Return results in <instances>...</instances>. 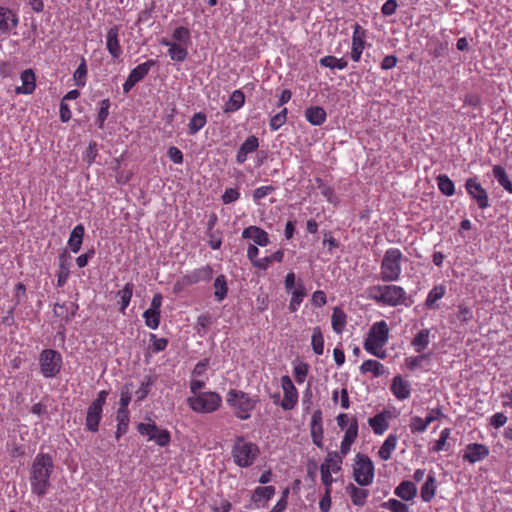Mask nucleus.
Returning <instances> with one entry per match:
<instances>
[{
	"instance_id": "c03bdc74",
	"label": "nucleus",
	"mask_w": 512,
	"mask_h": 512,
	"mask_svg": "<svg viewBox=\"0 0 512 512\" xmlns=\"http://www.w3.org/2000/svg\"><path fill=\"white\" fill-rule=\"evenodd\" d=\"M360 370L362 373H373L374 376L378 377L384 373V366L376 360H366L362 363Z\"/></svg>"
},
{
	"instance_id": "412c9836",
	"label": "nucleus",
	"mask_w": 512,
	"mask_h": 512,
	"mask_svg": "<svg viewBox=\"0 0 512 512\" xmlns=\"http://www.w3.org/2000/svg\"><path fill=\"white\" fill-rule=\"evenodd\" d=\"M391 391L399 400L407 399L410 396V383L404 380L400 375L393 378Z\"/></svg>"
},
{
	"instance_id": "ea45409f",
	"label": "nucleus",
	"mask_w": 512,
	"mask_h": 512,
	"mask_svg": "<svg viewBox=\"0 0 512 512\" xmlns=\"http://www.w3.org/2000/svg\"><path fill=\"white\" fill-rule=\"evenodd\" d=\"M311 345L316 355H322L324 351V338L319 326L313 328Z\"/></svg>"
},
{
	"instance_id": "de8ad7c7",
	"label": "nucleus",
	"mask_w": 512,
	"mask_h": 512,
	"mask_svg": "<svg viewBox=\"0 0 512 512\" xmlns=\"http://www.w3.org/2000/svg\"><path fill=\"white\" fill-rule=\"evenodd\" d=\"M305 296V288L302 283H299L296 289L292 292V298L289 304V309L291 312L297 311L300 306L303 298Z\"/></svg>"
},
{
	"instance_id": "e2e57ef3",
	"label": "nucleus",
	"mask_w": 512,
	"mask_h": 512,
	"mask_svg": "<svg viewBox=\"0 0 512 512\" xmlns=\"http://www.w3.org/2000/svg\"><path fill=\"white\" fill-rule=\"evenodd\" d=\"M429 358V354H422L415 357H407L405 359V365L409 370H415L416 368L421 366L423 360Z\"/></svg>"
},
{
	"instance_id": "20e7f679",
	"label": "nucleus",
	"mask_w": 512,
	"mask_h": 512,
	"mask_svg": "<svg viewBox=\"0 0 512 512\" xmlns=\"http://www.w3.org/2000/svg\"><path fill=\"white\" fill-rule=\"evenodd\" d=\"M388 338L389 328L387 323L384 320L378 321L371 326L367 338L364 341V349L368 353L380 359H384L386 352L383 350V347L387 343Z\"/></svg>"
},
{
	"instance_id": "5fc2aeb1",
	"label": "nucleus",
	"mask_w": 512,
	"mask_h": 512,
	"mask_svg": "<svg viewBox=\"0 0 512 512\" xmlns=\"http://www.w3.org/2000/svg\"><path fill=\"white\" fill-rule=\"evenodd\" d=\"M151 438H154L153 441H155L161 447L168 446L171 441L169 431L165 429H159L158 427L155 436H151Z\"/></svg>"
},
{
	"instance_id": "dca6fc26",
	"label": "nucleus",
	"mask_w": 512,
	"mask_h": 512,
	"mask_svg": "<svg viewBox=\"0 0 512 512\" xmlns=\"http://www.w3.org/2000/svg\"><path fill=\"white\" fill-rule=\"evenodd\" d=\"M488 454L489 450L485 445L473 443L466 447L463 458L473 464L483 460Z\"/></svg>"
},
{
	"instance_id": "09e8293b",
	"label": "nucleus",
	"mask_w": 512,
	"mask_h": 512,
	"mask_svg": "<svg viewBox=\"0 0 512 512\" xmlns=\"http://www.w3.org/2000/svg\"><path fill=\"white\" fill-rule=\"evenodd\" d=\"M323 464L330 466V472L337 473L341 470L342 457L336 451L328 452Z\"/></svg>"
},
{
	"instance_id": "cd10ccee",
	"label": "nucleus",
	"mask_w": 512,
	"mask_h": 512,
	"mask_svg": "<svg viewBox=\"0 0 512 512\" xmlns=\"http://www.w3.org/2000/svg\"><path fill=\"white\" fill-rule=\"evenodd\" d=\"M436 493V478L433 473L427 476V479L421 487V498L424 502H430Z\"/></svg>"
},
{
	"instance_id": "1a4fd4ad",
	"label": "nucleus",
	"mask_w": 512,
	"mask_h": 512,
	"mask_svg": "<svg viewBox=\"0 0 512 512\" xmlns=\"http://www.w3.org/2000/svg\"><path fill=\"white\" fill-rule=\"evenodd\" d=\"M375 468L372 460L364 454L358 453L353 468V478L360 486L372 484Z\"/></svg>"
},
{
	"instance_id": "49530a36",
	"label": "nucleus",
	"mask_w": 512,
	"mask_h": 512,
	"mask_svg": "<svg viewBox=\"0 0 512 512\" xmlns=\"http://www.w3.org/2000/svg\"><path fill=\"white\" fill-rule=\"evenodd\" d=\"M87 64L84 57L81 58V63L75 70L73 74V79L75 81V85L78 87H84L86 85V77H87Z\"/></svg>"
},
{
	"instance_id": "4be33fe9",
	"label": "nucleus",
	"mask_w": 512,
	"mask_h": 512,
	"mask_svg": "<svg viewBox=\"0 0 512 512\" xmlns=\"http://www.w3.org/2000/svg\"><path fill=\"white\" fill-rule=\"evenodd\" d=\"M346 492L349 494L352 503L359 507L366 504L367 497L369 496V491L367 489L359 488L352 483H349L346 486Z\"/></svg>"
},
{
	"instance_id": "4d7b16f0",
	"label": "nucleus",
	"mask_w": 512,
	"mask_h": 512,
	"mask_svg": "<svg viewBox=\"0 0 512 512\" xmlns=\"http://www.w3.org/2000/svg\"><path fill=\"white\" fill-rule=\"evenodd\" d=\"M137 431L143 435V436H147L148 437V440L151 441L153 440L154 438H151V436H155L156 432H157V425L155 423H139L138 426H137Z\"/></svg>"
},
{
	"instance_id": "774afa93",
	"label": "nucleus",
	"mask_w": 512,
	"mask_h": 512,
	"mask_svg": "<svg viewBox=\"0 0 512 512\" xmlns=\"http://www.w3.org/2000/svg\"><path fill=\"white\" fill-rule=\"evenodd\" d=\"M240 197V193L237 189L227 188L222 195V201L224 204L235 202Z\"/></svg>"
},
{
	"instance_id": "a18cd8bd",
	"label": "nucleus",
	"mask_w": 512,
	"mask_h": 512,
	"mask_svg": "<svg viewBox=\"0 0 512 512\" xmlns=\"http://www.w3.org/2000/svg\"><path fill=\"white\" fill-rule=\"evenodd\" d=\"M134 285L132 283H127L122 290L118 292V296L121 300L120 312L125 313L126 308L128 307L132 295H133Z\"/></svg>"
},
{
	"instance_id": "0eeeda50",
	"label": "nucleus",
	"mask_w": 512,
	"mask_h": 512,
	"mask_svg": "<svg viewBox=\"0 0 512 512\" xmlns=\"http://www.w3.org/2000/svg\"><path fill=\"white\" fill-rule=\"evenodd\" d=\"M189 407L197 413H212L222 404L221 396L216 392H200L187 398Z\"/></svg>"
},
{
	"instance_id": "a211bd4d",
	"label": "nucleus",
	"mask_w": 512,
	"mask_h": 512,
	"mask_svg": "<svg viewBox=\"0 0 512 512\" xmlns=\"http://www.w3.org/2000/svg\"><path fill=\"white\" fill-rule=\"evenodd\" d=\"M118 35H119V26L114 25L113 27H111L108 30L107 36H106L107 50L109 51V53L111 54V56L114 59L119 58L120 55L122 54V49H121V46L119 43Z\"/></svg>"
},
{
	"instance_id": "a19ab883",
	"label": "nucleus",
	"mask_w": 512,
	"mask_h": 512,
	"mask_svg": "<svg viewBox=\"0 0 512 512\" xmlns=\"http://www.w3.org/2000/svg\"><path fill=\"white\" fill-rule=\"evenodd\" d=\"M331 323L332 328L336 333L339 334L343 331L346 324V315L340 308H334Z\"/></svg>"
},
{
	"instance_id": "ddd939ff",
	"label": "nucleus",
	"mask_w": 512,
	"mask_h": 512,
	"mask_svg": "<svg viewBox=\"0 0 512 512\" xmlns=\"http://www.w3.org/2000/svg\"><path fill=\"white\" fill-rule=\"evenodd\" d=\"M365 38L366 31L358 23L354 24L350 56L355 62H359L361 59V55L365 48Z\"/></svg>"
},
{
	"instance_id": "2f4dec72",
	"label": "nucleus",
	"mask_w": 512,
	"mask_h": 512,
	"mask_svg": "<svg viewBox=\"0 0 512 512\" xmlns=\"http://www.w3.org/2000/svg\"><path fill=\"white\" fill-rule=\"evenodd\" d=\"M493 176L497 182L509 193L512 194V181L509 179L505 169L501 165L493 167Z\"/></svg>"
},
{
	"instance_id": "b1692460",
	"label": "nucleus",
	"mask_w": 512,
	"mask_h": 512,
	"mask_svg": "<svg viewBox=\"0 0 512 512\" xmlns=\"http://www.w3.org/2000/svg\"><path fill=\"white\" fill-rule=\"evenodd\" d=\"M307 121L315 126H320L326 121V111L320 106H311L305 110Z\"/></svg>"
},
{
	"instance_id": "423d86ee",
	"label": "nucleus",
	"mask_w": 512,
	"mask_h": 512,
	"mask_svg": "<svg viewBox=\"0 0 512 512\" xmlns=\"http://www.w3.org/2000/svg\"><path fill=\"white\" fill-rule=\"evenodd\" d=\"M402 252L397 248L386 250L380 266V278L384 282H394L399 280L402 268Z\"/></svg>"
},
{
	"instance_id": "680f3d73",
	"label": "nucleus",
	"mask_w": 512,
	"mask_h": 512,
	"mask_svg": "<svg viewBox=\"0 0 512 512\" xmlns=\"http://www.w3.org/2000/svg\"><path fill=\"white\" fill-rule=\"evenodd\" d=\"M357 436H358V421L355 417H352L350 424H349L348 428L346 429L345 435L343 438L354 442L356 440Z\"/></svg>"
},
{
	"instance_id": "39448f33",
	"label": "nucleus",
	"mask_w": 512,
	"mask_h": 512,
	"mask_svg": "<svg viewBox=\"0 0 512 512\" xmlns=\"http://www.w3.org/2000/svg\"><path fill=\"white\" fill-rule=\"evenodd\" d=\"M231 454L235 464L241 468H247L253 465L260 454L259 447L246 441L244 437L238 436L232 446Z\"/></svg>"
},
{
	"instance_id": "4c0bfd02",
	"label": "nucleus",
	"mask_w": 512,
	"mask_h": 512,
	"mask_svg": "<svg viewBox=\"0 0 512 512\" xmlns=\"http://www.w3.org/2000/svg\"><path fill=\"white\" fill-rule=\"evenodd\" d=\"M446 293V288L444 285H436L434 286L425 300V306L427 308H435L434 304L442 299Z\"/></svg>"
},
{
	"instance_id": "f8f14e48",
	"label": "nucleus",
	"mask_w": 512,
	"mask_h": 512,
	"mask_svg": "<svg viewBox=\"0 0 512 512\" xmlns=\"http://www.w3.org/2000/svg\"><path fill=\"white\" fill-rule=\"evenodd\" d=\"M465 188L469 196L474 199L480 209H486L489 206V198L486 190L477 181V178L466 180Z\"/></svg>"
},
{
	"instance_id": "473e14b6",
	"label": "nucleus",
	"mask_w": 512,
	"mask_h": 512,
	"mask_svg": "<svg viewBox=\"0 0 512 512\" xmlns=\"http://www.w3.org/2000/svg\"><path fill=\"white\" fill-rule=\"evenodd\" d=\"M368 423L377 435L383 434L388 428V422L384 413H379L369 418Z\"/></svg>"
},
{
	"instance_id": "37998d69",
	"label": "nucleus",
	"mask_w": 512,
	"mask_h": 512,
	"mask_svg": "<svg viewBox=\"0 0 512 512\" xmlns=\"http://www.w3.org/2000/svg\"><path fill=\"white\" fill-rule=\"evenodd\" d=\"M275 494V488L273 486H259L254 490L252 500L258 503L262 500H269Z\"/></svg>"
},
{
	"instance_id": "5701e85b",
	"label": "nucleus",
	"mask_w": 512,
	"mask_h": 512,
	"mask_svg": "<svg viewBox=\"0 0 512 512\" xmlns=\"http://www.w3.org/2000/svg\"><path fill=\"white\" fill-rule=\"evenodd\" d=\"M394 493L402 500L410 501L416 496L417 487L413 482L405 480L395 488Z\"/></svg>"
},
{
	"instance_id": "603ef678",
	"label": "nucleus",
	"mask_w": 512,
	"mask_h": 512,
	"mask_svg": "<svg viewBox=\"0 0 512 512\" xmlns=\"http://www.w3.org/2000/svg\"><path fill=\"white\" fill-rule=\"evenodd\" d=\"M109 107H110V100L109 99H103L100 102V109L98 111L96 123L100 129L104 127V122L107 119L109 115Z\"/></svg>"
},
{
	"instance_id": "f03ea898",
	"label": "nucleus",
	"mask_w": 512,
	"mask_h": 512,
	"mask_svg": "<svg viewBox=\"0 0 512 512\" xmlns=\"http://www.w3.org/2000/svg\"><path fill=\"white\" fill-rule=\"evenodd\" d=\"M53 469V459L49 454L39 453L36 455L30 471L31 489L34 494L43 496L47 493Z\"/></svg>"
},
{
	"instance_id": "a878e982",
	"label": "nucleus",
	"mask_w": 512,
	"mask_h": 512,
	"mask_svg": "<svg viewBox=\"0 0 512 512\" xmlns=\"http://www.w3.org/2000/svg\"><path fill=\"white\" fill-rule=\"evenodd\" d=\"M157 64L156 60L150 59L133 68L128 75L136 83L140 82L149 73L150 69Z\"/></svg>"
},
{
	"instance_id": "2eb2a0df",
	"label": "nucleus",
	"mask_w": 512,
	"mask_h": 512,
	"mask_svg": "<svg viewBox=\"0 0 512 512\" xmlns=\"http://www.w3.org/2000/svg\"><path fill=\"white\" fill-rule=\"evenodd\" d=\"M244 239H251L255 244L265 247L270 243L268 233L258 226H249L242 232Z\"/></svg>"
},
{
	"instance_id": "c85d7f7f",
	"label": "nucleus",
	"mask_w": 512,
	"mask_h": 512,
	"mask_svg": "<svg viewBox=\"0 0 512 512\" xmlns=\"http://www.w3.org/2000/svg\"><path fill=\"white\" fill-rule=\"evenodd\" d=\"M244 102H245L244 93L240 90H235L231 94L228 102L225 104L224 112H226V113L235 112L244 105Z\"/></svg>"
},
{
	"instance_id": "4468645a",
	"label": "nucleus",
	"mask_w": 512,
	"mask_h": 512,
	"mask_svg": "<svg viewBox=\"0 0 512 512\" xmlns=\"http://www.w3.org/2000/svg\"><path fill=\"white\" fill-rule=\"evenodd\" d=\"M213 277V269L206 265L186 274L182 281L185 285H193L202 281H210Z\"/></svg>"
},
{
	"instance_id": "c9c22d12",
	"label": "nucleus",
	"mask_w": 512,
	"mask_h": 512,
	"mask_svg": "<svg viewBox=\"0 0 512 512\" xmlns=\"http://www.w3.org/2000/svg\"><path fill=\"white\" fill-rule=\"evenodd\" d=\"M207 123V117L203 112L195 113L189 121L188 132L190 135H195Z\"/></svg>"
},
{
	"instance_id": "8fccbe9b",
	"label": "nucleus",
	"mask_w": 512,
	"mask_h": 512,
	"mask_svg": "<svg viewBox=\"0 0 512 512\" xmlns=\"http://www.w3.org/2000/svg\"><path fill=\"white\" fill-rule=\"evenodd\" d=\"M168 54L173 61L183 62L187 58L188 51L180 44L175 43L169 48Z\"/></svg>"
},
{
	"instance_id": "052dcab7",
	"label": "nucleus",
	"mask_w": 512,
	"mask_h": 512,
	"mask_svg": "<svg viewBox=\"0 0 512 512\" xmlns=\"http://www.w3.org/2000/svg\"><path fill=\"white\" fill-rule=\"evenodd\" d=\"M456 317L458 321L466 324L473 318V312L469 307L461 304L458 306Z\"/></svg>"
},
{
	"instance_id": "6e6552de",
	"label": "nucleus",
	"mask_w": 512,
	"mask_h": 512,
	"mask_svg": "<svg viewBox=\"0 0 512 512\" xmlns=\"http://www.w3.org/2000/svg\"><path fill=\"white\" fill-rule=\"evenodd\" d=\"M63 365L60 352L54 349H44L39 355L40 372L45 378L56 377Z\"/></svg>"
},
{
	"instance_id": "72a5a7b5",
	"label": "nucleus",
	"mask_w": 512,
	"mask_h": 512,
	"mask_svg": "<svg viewBox=\"0 0 512 512\" xmlns=\"http://www.w3.org/2000/svg\"><path fill=\"white\" fill-rule=\"evenodd\" d=\"M322 67L330 69L343 70L348 66V62L344 58H336L335 56H325L319 60Z\"/></svg>"
},
{
	"instance_id": "0e129e2a",
	"label": "nucleus",
	"mask_w": 512,
	"mask_h": 512,
	"mask_svg": "<svg viewBox=\"0 0 512 512\" xmlns=\"http://www.w3.org/2000/svg\"><path fill=\"white\" fill-rule=\"evenodd\" d=\"M274 191L275 187L271 185L258 187L253 191V199L256 202H259L262 198L266 197Z\"/></svg>"
},
{
	"instance_id": "58836bf2",
	"label": "nucleus",
	"mask_w": 512,
	"mask_h": 512,
	"mask_svg": "<svg viewBox=\"0 0 512 512\" xmlns=\"http://www.w3.org/2000/svg\"><path fill=\"white\" fill-rule=\"evenodd\" d=\"M284 258V251L282 249L277 250L270 256H266L263 258H260L257 263H255V267L259 268L261 270H266L271 265L273 261L276 262H282Z\"/></svg>"
},
{
	"instance_id": "338daca9",
	"label": "nucleus",
	"mask_w": 512,
	"mask_h": 512,
	"mask_svg": "<svg viewBox=\"0 0 512 512\" xmlns=\"http://www.w3.org/2000/svg\"><path fill=\"white\" fill-rule=\"evenodd\" d=\"M152 341V348L154 352H161L166 349L168 340L166 338H157L155 334L150 335Z\"/></svg>"
},
{
	"instance_id": "bf43d9fd",
	"label": "nucleus",
	"mask_w": 512,
	"mask_h": 512,
	"mask_svg": "<svg viewBox=\"0 0 512 512\" xmlns=\"http://www.w3.org/2000/svg\"><path fill=\"white\" fill-rule=\"evenodd\" d=\"M427 426L425 419L419 416L412 417L409 424L412 433H422L427 429Z\"/></svg>"
},
{
	"instance_id": "f3484780",
	"label": "nucleus",
	"mask_w": 512,
	"mask_h": 512,
	"mask_svg": "<svg viewBox=\"0 0 512 512\" xmlns=\"http://www.w3.org/2000/svg\"><path fill=\"white\" fill-rule=\"evenodd\" d=\"M17 25V16L10 9L0 6V34H9Z\"/></svg>"
},
{
	"instance_id": "aec40b11",
	"label": "nucleus",
	"mask_w": 512,
	"mask_h": 512,
	"mask_svg": "<svg viewBox=\"0 0 512 512\" xmlns=\"http://www.w3.org/2000/svg\"><path fill=\"white\" fill-rule=\"evenodd\" d=\"M70 255L69 253L64 250L59 255V271L57 274V286L63 287L65 283L67 282V279L70 274Z\"/></svg>"
},
{
	"instance_id": "79ce46f5",
	"label": "nucleus",
	"mask_w": 512,
	"mask_h": 512,
	"mask_svg": "<svg viewBox=\"0 0 512 512\" xmlns=\"http://www.w3.org/2000/svg\"><path fill=\"white\" fill-rule=\"evenodd\" d=\"M412 345L416 352H422L429 345V330H420L412 340Z\"/></svg>"
},
{
	"instance_id": "9d476101",
	"label": "nucleus",
	"mask_w": 512,
	"mask_h": 512,
	"mask_svg": "<svg viewBox=\"0 0 512 512\" xmlns=\"http://www.w3.org/2000/svg\"><path fill=\"white\" fill-rule=\"evenodd\" d=\"M108 391L102 390L97 398L89 405L86 413L85 427L90 432H97L102 419L103 406L106 403Z\"/></svg>"
},
{
	"instance_id": "bb28decb",
	"label": "nucleus",
	"mask_w": 512,
	"mask_h": 512,
	"mask_svg": "<svg viewBox=\"0 0 512 512\" xmlns=\"http://www.w3.org/2000/svg\"><path fill=\"white\" fill-rule=\"evenodd\" d=\"M22 86L17 87L16 92L21 94H30L35 89V74L31 69L21 73Z\"/></svg>"
},
{
	"instance_id": "3c124183",
	"label": "nucleus",
	"mask_w": 512,
	"mask_h": 512,
	"mask_svg": "<svg viewBox=\"0 0 512 512\" xmlns=\"http://www.w3.org/2000/svg\"><path fill=\"white\" fill-rule=\"evenodd\" d=\"M143 318L145 319V324L151 329H157L160 324V312L147 309L143 313Z\"/></svg>"
},
{
	"instance_id": "393cba45",
	"label": "nucleus",
	"mask_w": 512,
	"mask_h": 512,
	"mask_svg": "<svg viewBox=\"0 0 512 512\" xmlns=\"http://www.w3.org/2000/svg\"><path fill=\"white\" fill-rule=\"evenodd\" d=\"M84 233L85 229L82 224L76 225L71 231L68 239V246L73 253L79 252L83 242Z\"/></svg>"
},
{
	"instance_id": "e433bc0d",
	"label": "nucleus",
	"mask_w": 512,
	"mask_h": 512,
	"mask_svg": "<svg viewBox=\"0 0 512 512\" xmlns=\"http://www.w3.org/2000/svg\"><path fill=\"white\" fill-rule=\"evenodd\" d=\"M436 181L439 190L445 196H452L455 193L454 183L446 174L438 175Z\"/></svg>"
},
{
	"instance_id": "9b49d317",
	"label": "nucleus",
	"mask_w": 512,
	"mask_h": 512,
	"mask_svg": "<svg viewBox=\"0 0 512 512\" xmlns=\"http://www.w3.org/2000/svg\"><path fill=\"white\" fill-rule=\"evenodd\" d=\"M281 387L284 395L280 406L284 410H292L298 402V391L288 375L281 377Z\"/></svg>"
},
{
	"instance_id": "f257e3e1",
	"label": "nucleus",
	"mask_w": 512,
	"mask_h": 512,
	"mask_svg": "<svg viewBox=\"0 0 512 512\" xmlns=\"http://www.w3.org/2000/svg\"><path fill=\"white\" fill-rule=\"evenodd\" d=\"M367 297L391 307L401 305L409 307L414 303L412 296L408 295L403 287L394 284L371 286L367 288Z\"/></svg>"
},
{
	"instance_id": "864d4df0",
	"label": "nucleus",
	"mask_w": 512,
	"mask_h": 512,
	"mask_svg": "<svg viewBox=\"0 0 512 512\" xmlns=\"http://www.w3.org/2000/svg\"><path fill=\"white\" fill-rule=\"evenodd\" d=\"M382 508L391 510L392 512H409V507L405 503L397 499H389L381 504Z\"/></svg>"
},
{
	"instance_id": "f704fd0d",
	"label": "nucleus",
	"mask_w": 512,
	"mask_h": 512,
	"mask_svg": "<svg viewBox=\"0 0 512 512\" xmlns=\"http://www.w3.org/2000/svg\"><path fill=\"white\" fill-rule=\"evenodd\" d=\"M117 420V431H116V439H119L122 435H124L129 426V411H124L123 409L117 410L116 415Z\"/></svg>"
},
{
	"instance_id": "13d9d810",
	"label": "nucleus",
	"mask_w": 512,
	"mask_h": 512,
	"mask_svg": "<svg viewBox=\"0 0 512 512\" xmlns=\"http://www.w3.org/2000/svg\"><path fill=\"white\" fill-rule=\"evenodd\" d=\"M173 39L180 44H187L190 41V31L186 27H178L174 30Z\"/></svg>"
},
{
	"instance_id": "7ed1b4c3",
	"label": "nucleus",
	"mask_w": 512,
	"mask_h": 512,
	"mask_svg": "<svg viewBox=\"0 0 512 512\" xmlns=\"http://www.w3.org/2000/svg\"><path fill=\"white\" fill-rule=\"evenodd\" d=\"M226 402L232 409L236 418L247 420L251 417V413L258 403V399L251 397L242 390L230 389L226 394Z\"/></svg>"
},
{
	"instance_id": "7c9ffc66",
	"label": "nucleus",
	"mask_w": 512,
	"mask_h": 512,
	"mask_svg": "<svg viewBox=\"0 0 512 512\" xmlns=\"http://www.w3.org/2000/svg\"><path fill=\"white\" fill-rule=\"evenodd\" d=\"M214 297L218 302L223 301L228 293L226 276L221 274L216 277L214 284Z\"/></svg>"
},
{
	"instance_id": "6ab92c4d",
	"label": "nucleus",
	"mask_w": 512,
	"mask_h": 512,
	"mask_svg": "<svg viewBox=\"0 0 512 512\" xmlns=\"http://www.w3.org/2000/svg\"><path fill=\"white\" fill-rule=\"evenodd\" d=\"M259 147V140L256 136L251 135L242 143L236 154V161L242 164L246 161L247 155L255 152Z\"/></svg>"
},
{
	"instance_id": "6e6d98bb",
	"label": "nucleus",
	"mask_w": 512,
	"mask_h": 512,
	"mask_svg": "<svg viewBox=\"0 0 512 512\" xmlns=\"http://www.w3.org/2000/svg\"><path fill=\"white\" fill-rule=\"evenodd\" d=\"M308 364L304 362H300L294 366L293 373L297 383H303L308 374Z\"/></svg>"
},
{
	"instance_id": "c756f323",
	"label": "nucleus",
	"mask_w": 512,
	"mask_h": 512,
	"mask_svg": "<svg viewBox=\"0 0 512 512\" xmlns=\"http://www.w3.org/2000/svg\"><path fill=\"white\" fill-rule=\"evenodd\" d=\"M397 440H398V438L394 434H390L385 439L384 443L382 444V446L380 447V449L378 451V455L382 460L387 461L391 458V454L394 451V449L396 448Z\"/></svg>"
},
{
	"instance_id": "69168bd1",
	"label": "nucleus",
	"mask_w": 512,
	"mask_h": 512,
	"mask_svg": "<svg viewBox=\"0 0 512 512\" xmlns=\"http://www.w3.org/2000/svg\"><path fill=\"white\" fill-rule=\"evenodd\" d=\"M320 472L322 483L325 485L326 489L330 488L331 484L333 483L330 466L328 464H321Z\"/></svg>"
}]
</instances>
